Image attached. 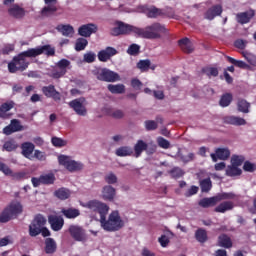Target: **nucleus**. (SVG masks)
<instances>
[{"instance_id":"f704fd0d","label":"nucleus","mask_w":256,"mask_h":256,"mask_svg":"<svg viewBox=\"0 0 256 256\" xmlns=\"http://www.w3.org/2000/svg\"><path fill=\"white\" fill-rule=\"evenodd\" d=\"M237 109L239 113H249V109H251V103L243 98H239L237 102Z\"/></svg>"},{"instance_id":"09e8293b","label":"nucleus","mask_w":256,"mask_h":256,"mask_svg":"<svg viewBox=\"0 0 256 256\" xmlns=\"http://www.w3.org/2000/svg\"><path fill=\"white\" fill-rule=\"evenodd\" d=\"M151 67V60L146 59V60H140L137 63V69H140V71H142V73H144L145 71H149Z\"/></svg>"},{"instance_id":"4be33fe9","label":"nucleus","mask_w":256,"mask_h":256,"mask_svg":"<svg viewBox=\"0 0 256 256\" xmlns=\"http://www.w3.org/2000/svg\"><path fill=\"white\" fill-rule=\"evenodd\" d=\"M223 122L226 123V125H234L236 127L247 125V120L239 116H225Z\"/></svg>"},{"instance_id":"5fc2aeb1","label":"nucleus","mask_w":256,"mask_h":256,"mask_svg":"<svg viewBox=\"0 0 256 256\" xmlns=\"http://www.w3.org/2000/svg\"><path fill=\"white\" fill-rule=\"evenodd\" d=\"M97 59V54L93 51H89L83 55V61L84 63H95V60Z\"/></svg>"},{"instance_id":"6e6552de","label":"nucleus","mask_w":256,"mask_h":256,"mask_svg":"<svg viewBox=\"0 0 256 256\" xmlns=\"http://www.w3.org/2000/svg\"><path fill=\"white\" fill-rule=\"evenodd\" d=\"M59 165H63L67 171L74 173L75 171H81L83 169V163L71 160L69 156L60 155L58 156Z\"/></svg>"},{"instance_id":"4468645a","label":"nucleus","mask_w":256,"mask_h":256,"mask_svg":"<svg viewBox=\"0 0 256 256\" xmlns=\"http://www.w3.org/2000/svg\"><path fill=\"white\" fill-rule=\"evenodd\" d=\"M0 171L6 175V177H12L15 181H23V179H27V172L21 171V172H13V170L7 166V164L4 163L2 166V169Z\"/></svg>"},{"instance_id":"338daca9","label":"nucleus","mask_w":256,"mask_h":256,"mask_svg":"<svg viewBox=\"0 0 256 256\" xmlns=\"http://www.w3.org/2000/svg\"><path fill=\"white\" fill-rule=\"evenodd\" d=\"M34 157L35 159H38V161H45L47 159V154H45V152H42L41 150H35Z\"/></svg>"},{"instance_id":"6e6d98bb","label":"nucleus","mask_w":256,"mask_h":256,"mask_svg":"<svg viewBox=\"0 0 256 256\" xmlns=\"http://www.w3.org/2000/svg\"><path fill=\"white\" fill-rule=\"evenodd\" d=\"M178 157L182 163H191V161H195V153H189L187 156L183 153H178Z\"/></svg>"},{"instance_id":"423d86ee","label":"nucleus","mask_w":256,"mask_h":256,"mask_svg":"<svg viewBox=\"0 0 256 256\" xmlns=\"http://www.w3.org/2000/svg\"><path fill=\"white\" fill-rule=\"evenodd\" d=\"M47 224V219L43 215L38 214L34 217L31 224L29 225V235L30 237H37L41 235V229Z\"/></svg>"},{"instance_id":"473e14b6","label":"nucleus","mask_w":256,"mask_h":256,"mask_svg":"<svg viewBox=\"0 0 256 256\" xmlns=\"http://www.w3.org/2000/svg\"><path fill=\"white\" fill-rule=\"evenodd\" d=\"M13 107H15V102L13 100L3 103L0 106V117L5 119V117H7V112L11 111Z\"/></svg>"},{"instance_id":"1a4fd4ad","label":"nucleus","mask_w":256,"mask_h":256,"mask_svg":"<svg viewBox=\"0 0 256 256\" xmlns=\"http://www.w3.org/2000/svg\"><path fill=\"white\" fill-rule=\"evenodd\" d=\"M87 100L85 97L76 98L68 103L69 108L75 111L76 115L80 117H85L87 115V107H85V103Z\"/></svg>"},{"instance_id":"e2e57ef3","label":"nucleus","mask_w":256,"mask_h":256,"mask_svg":"<svg viewBox=\"0 0 256 256\" xmlns=\"http://www.w3.org/2000/svg\"><path fill=\"white\" fill-rule=\"evenodd\" d=\"M10 126H12V129L15 133L18 131H23V126L21 125V122L17 119H13L10 123Z\"/></svg>"},{"instance_id":"e433bc0d","label":"nucleus","mask_w":256,"mask_h":256,"mask_svg":"<svg viewBox=\"0 0 256 256\" xmlns=\"http://www.w3.org/2000/svg\"><path fill=\"white\" fill-rule=\"evenodd\" d=\"M195 239L198 243H207L209 236H207V230L198 228L195 232Z\"/></svg>"},{"instance_id":"774afa93","label":"nucleus","mask_w":256,"mask_h":256,"mask_svg":"<svg viewBox=\"0 0 256 256\" xmlns=\"http://www.w3.org/2000/svg\"><path fill=\"white\" fill-rule=\"evenodd\" d=\"M110 117H113L114 119H123L125 113L122 110H114L110 113Z\"/></svg>"},{"instance_id":"ea45409f","label":"nucleus","mask_w":256,"mask_h":256,"mask_svg":"<svg viewBox=\"0 0 256 256\" xmlns=\"http://www.w3.org/2000/svg\"><path fill=\"white\" fill-rule=\"evenodd\" d=\"M117 157H131L133 149L129 146H121L116 150Z\"/></svg>"},{"instance_id":"39448f33","label":"nucleus","mask_w":256,"mask_h":256,"mask_svg":"<svg viewBox=\"0 0 256 256\" xmlns=\"http://www.w3.org/2000/svg\"><path fill=\"white\" fill-rule=\"evenodd\" d=\"M92 73L98 81H104L105 83H115L121 80V76L117 72L107 68H95Z\"/></svg>"},{"instance_id":"0eeeda50","label":"nucleus","mask_w":256,"mask_h":256,"mask_svg":"<svg viewBox=\"0 0 256 256\" xmlns=\"http://www.w3.org/2000/svg\"><path fill=\"white\" fill-rule=\"evenodd\" d=\"M84 207L89 209L91 213H99L100 219L109 213V206L99 200H90L84 205Z\"/></svg>"},{"instance_id":"c85d7f7f","label":"nucleus","mask_w":256,"mask_h":256,"mask_svg":"<svg viewBox=\"0 0 256 256\" xmlns=\"http://www.w3.org/2000/svg\"><path fill=\"white\" fill-rule=\"evenodd\" d=\"M218 246L224 249H231V247H233V241L227 234H221L218 237Z\"/></svg>"},{"instance_id":"b1692460","label":"nucleus","mask_w":256,"mask_h":256,"mask_svg":"<svg viewBox=\"0 0 256 256\" xmlns=\"http://www.w3.org/2000/svg\"><path fill=\"white\" fill-rule=\"evenodd\" d=\"M44 251L46 255H53L57 252V242L53 238H46L44 242Z\"/></svg>"},{"instance_id":"7ed1b4c3","label":"nucleus","mask_w":256,"mask_h":256,"mask_svg":"<svg viewBox=\"0 0 256 256\" xmlns=\"http://www.w3.org/2000/svg\"><path fill=\"white\" fill-rule=\"evenodd\" d=\"M100 223L104 231H119V229L123 227V220H121V216H119V213L117 212H112L109 215L108 220L107 214H104L100 218Z\"/></svg>"},{"instance_id":"dca6fc26","label":"nucleus","mask_w":256,"mask_h":256,"mask_svg":"<svg viewBox=\"0 0 256 256\" xmlns=\"http://www.w3.org/2000/svg\"><path fill=\"white\" fill-rule=\"evenodd\" d=\"M213 163H217V161H227L229 157H231V151L227 148H217L215 153L210 154Z\"/></svg>"},{"instance_id":"a211bd4d","label":"nucleus","mask_w":256,"mask_h":256,"mask_svg":"<svg viewBox=\"0 0 256 256\" xmlns=\"http://www.w3.org/2000/svg\"><path fill=\"white\" fill-rule=\"evenodd\" d=\"M42 93L45 97L54 99V101H61V93L55 89L53 84L42 87Z\"/></svg>"},{"instance_id":"2eb2a0df","label":"nucleus","mask_w":256,"mask_h":256,"mask_svg":"<svg viewBox=\"0 0 256 256\" xmlns=\"http://www.w3.org/2000/svg\"><path fill=\"white\" fill-rule=\"evenodd\" d=\"M117 49L114 47L108 46L103 50H100L98 52V61H101V63H107V61L111 60V57H115L117 55Z\"/></svg>"},{"instance_id":"49530a36","label":"nucleus","mask_w":256,"mask_h":256,"mask_svg":"<svg viewBox=\"0 0 256 256\" xmlns=\"http://www.w3.org/2000/svg\"><path fill=\"white\" fill-rule=\"evenodd\" d=\"M89 45V41L85 38H78L75 43V51H85V48Z\"/></svg>"},{"instance_id":"f257e3e1","label":"nucleus","mask_w":256,"mask_h":256,"mask_svg":"<svg viewBox=\"0 0 256 256\" xmlns=\"http://www.w3.org/2000/svg\"><path fill=\"white\" fill-rule=\"evenodd\" d=\"M45 53L47 57H55V48L51 45L38 46L36 48H30L26 51L19 53L17 56H14L12 61L8 63L9 73H17V71H26L29 67V61L27 57H39Z\"/></svg>"},{"instance_id":"052dcab7","label":"nucleus","mask_w":256,"mask_h":256,"mask_svg":"<svg viewBox=\"0 0 256 256\" xmlns=\"http://www.w3.org/2000/svg\"><path fill=\"white\" fill-rule=\"evenodd\" d=\"M243 170L246 171L247 173H255L256 171V164L251 163L249 161H245L243 165Z\"/></svg>"},{"instance_id":"bb28decb","label":"nucleus","mask_w":256,"mask_h":256,"mask_svg":"<svg viewBox=\"0 0 256 256\" xmlns=\"http://www.w3.org/2000/svg\"><path fill=\"white\" fill-rule=\"evenodd\" d=\"M219 202L217 200V196L209 197V198H202L198 205L203 209H209V207H215Z\"/></svg>"},{"instance_id":"f3484780","label":"nucleus","mask_w":256,"mask_h":256,"mask_svg":"<svg viewBox=\"0 0 256 256\" xmlns=\"http://www.w3.org/2000/svg\"><path fill=\"white\" fill-rule=\"evenodd\" d=\"M48 223L52 231H61L63 229V225H65V220L62 216L50 215L48 216Z\"/></svg>"},{"instance_id":"58836bf2","label":"nucleus","mask_w":256,"mask_h":256,"mask_svg":"<svg viewBox=\"0 0 256 256\" xmlns=\"http://www.w3.org/2000/svg\"><path fill=\"white\" fill-rule=\"evenodd\" d=\"M54 195L57 197V199H60V201H65L71 197V192L69 189L60 188L54 192Z\"/></svg>"},{"instance_id":"4d7b16f0","label":"nucleus","mask_w":256,"mask_h":256,"mask_svg":"<svg viewBox=\"0 0 256 256\" xmlns=\"http://www.w3.org/2000/svg\"><path fill=\"white\" fill-rule=\"evenodd\" d=\"M71 65V62L67 59H61L60 61H58V63L56 64V67H58V69L60 71H64V73H67V67H69Z\"/></svg>"},{"instance_id":"393cba45","label":"nucleus","mask_w":256,"mask_h":256,"mask_svg":"<svg viewBox=\"0 0 256 256\" xmlns=\"http://www.w3.org/2000/svg\"><path fill=\"white\" fill-rule=\"evenodd\" d=\"M221 13H223V7H221V5H214L210 9L207 10L205 17L209 21H213V19H215V17H219V15H221Z\"/></svg>"},{"instance_id":"0e129e2a","label":"nucleus","mask_w":256,"mask_h":256,"mask_svg":"<svg viewBox=\"0 0 256 256\" xmlns=\"http://www.w3.org/2000/svg\"><path fill=\"white\" fill-rule=\"evenodd\" d=\"M52 145H54V147H65V145H67V141L61 138L53 137Z\"/></svg>"},{"instance_id":"c03bdc74","label":"nucleus","mask_w":256,"mask_h":256,"mask_svg":"<svg viewBox=\"0 0 256 256\" xmlns=\"http://www.w3.org/2000/svg\"><path fill=\"white\" fill-rule=\"evenodd\" d=\"M18 147L19 145L17 144L15 139H10L3 144V151L11 153V151H16Z\"/></svg>"},{"instance_id":"f03ea898","label":"nucleus","mask_w":256,"mask_h":256,"mask_svg":"<svg viewBox=\"0 0 256 256\" xmlns=\"http://www.w3.org/2000/svg\"><path fill=\"white\" fill-rule=\"evenodd\" d=\"M168 32L164 24L159 22H154L144 28L135 29V36L140 37V39H161L163 35Z\"/></svg>"},{"instance_id":"3c124183","label":"nucleus","mask_w":256,"mask_h":256,"mask_svg":"<svg viewBox=\"0 0 256 256\" xmlns=\"http://www.w3.org/2000/svg\"><path fill=\"white\" fill-rule=\"evenodd\" d=\"M128 55H132V57H137L139 53H141V46L138 44H131L127 49Z\"/></svg>"},{"instance_id":"13d9d810","label":"nucleus","mask_w":256,"mask_h":256,"mask_svg":"<svg viewBox=\"0 0 256 256\" xmlns=\"http://www.w3.org/2000/svg\"><path fill=\"white\" fill-rule=\"evenodd\" d=\"M104 180L106 183H108V185H115V183H117V181H118L117 175H115V173H113V172L108 173L104 177Z\"/></svg>"},{"instance_id":"603ef678","label":"nucleus","mask_w":256,"mask_h":256,"mask_svg":"<svg viewBox=\"0 0 256 256\" xmlns=\"http://www.w3.org/2000/svg\"><path fill=\"white\" fill-rule=\"evenodd\" d=\"M245 163V156L243 155H233L231 158V164L236 167H241Z\"/></svg>"},{"instance_id":"8fccbe9b","label":"nucleus","mask_w":256,"mask_h":256,"mask_svg":"<svg viewBox=\"0 0 256 256\" xmlns=\"http://www.w3.org/2000/svg\"><path fill=\"white\" fill-rule=\"evenodd\" d=\"M202 73L207 75V77H218L219 70L215 67H204L202 68Z\"/></svg>"},{"instance_id":"bf43d9fd","label":"nucleus","mask_w":256,"mask_h":256,"mask_svg":"<svg viewBox=\"0 0 256 256\" xmlns=\"http://www.w3.org/2000/svg\"><path fill=\"white\" fill-rule=\"evenodd\" d=\"M144 125H145L146 131H155V129L159 127V125L157 124V122H155V120H146L144 122Z\"/></svg>"},{"instance_id":"cd10ccee","label":"nucleus","mask_w":256,"mask_h":256,"mask_svg":"<svg viewBox=\"0 0 256 256\" xmlns=\"http://www.w3.org/2000/svg\"><path fill=\"white\" fill-rule=\"evenodd\" d=\"M56 29L59 33H62L64 37H73L75 34V29L69 24H60L56 27Z\"/></svg>"},{"instance_id":"6ab92c4d","label":"nucleus","mask_w":256,"mask_h":256,"mask_svg":"<svg viewBox=\"0 0 256 256\" xmlns=\"http://www.w3.org/2000/svg\"><path fill=\"white\" fill-rule=\"evenodd\" d=\"M97 29V25L93 23L84 24L79 27L78 35H80V37H89L90 35H93Z\"/></svg>"},{"instance_id":"de8ad7c7","label":"nucleus","mask_w":256,"mask_h":256,"mask_svg":"<svg viewBox=\"0 0 256 256\" xmlns=\"http://www.w3.org/2000/svg\"><path fill=\"white\" fill-rule=\"evenodd\" d=\"M169 175H171L172 179H181L185 175V171L180 167H174L169 171Z\"/></svg>"},{"instance_id":"c9c22d12","label":"nucleus","mask_w":256,"mask_h":256,"mask_svg":"<svg viewBox=\"0 0 256 256\" xmlns=\"http://www.w3.org/2000/svg\"><path fill=\"white\" fill-rule=\"evenodd\" d=\"M45 4L48 5L41 10V15H47V13H55L57 11V0H44ZM53 3L54 5H51Z\"/></svg>"},{"instance_id":"412c9836","label":"nucleus","mask_w":256,"mask_h":256,"mask_svg":"<svg viewBox=\"0 0 256 256\" xmlns=\"http://www.w3.org/2000/svg\"><path fill=\"white\" fill-rule=\"evenodd\" d=\"M255 17V11L249 10L246 12H241L236 15L237 22L240 23V25H247Z\"/></svg>"},{"instance_id":"69168bd1","label":"nucleus","mask_w":256,"mask_h":256,"mask_svg":"<svg viewBox=\"0 0 256 256\" xmlns=\"http://www.w3.org/2000/svg\"><path fill=\"white\" fill-rule=\"evenodd\" d=\"M131 87H133L135 91H140L141 87H143V82L137 78H133L131 80Z\"/></svg>"},{"instance_id":"c756f323","label":"nucleus","mask_w":256,"mask_h":256,"mask_svg":"<svg viewBox=\"0 0 256 256\" xmlns=\"http://www.w3.org/2000/svg\"><path fill=\"white\" fill-rule=\"evenodd\" d=\"M115 193L116 190L113 188V186L107 185L103 187L102 197L106 201H113V199H115Z\"/></svg>"},{"instance_id":"79ce46f5","label":"nucleus","mask_w":256,"mask_h":256,"mask_svg":"<svg viewBox=\"0 0 256 256\" xmlns=\"http://www.w3.org/2000/svg\"><path fill=\"white\" fill-rule=\"evenodd\" d=\"M200 188L202 193H209L213 188V182H211V178L200 180Z\"/></svg>"},{"instance_id":"72a5a7b5","label":"nucleus","mask_w":256,"mask_h":256,"mask_svg":"<svg viewBox=\"0 0 256 256\" xmlns=\"http://www.w3.org/2000/svg\"><path fill=\"white\" fill-rule=\"evenodd\" d=\"M233 202L231 201H224L220 203L215 209V213H226V211H231L233 210Z\"/></svg>"},{"instance_id":"9d476101","label":"nucleus","mask_w":256,"mask_h":256,"mask_svg":"<svg viewBox=\"0 0 256 256\" xmlns=\"http://www.w3.org/2000/svg\"><path fill=\"white\" fill-rule=\"evenodd\" d=\"M116 25L117 27H114L111 30V35H113L114 37H118V35H129V33H134L135 35V29H138V27L126 24L122 21H117Z\"/></svg>"},{"instance_id":"20e7f679","label":"nucleus","mask_w":256,"mask_h":256,"mask_svg":"<svg viewBox=\"0 0 256 256\" xmlns=\"http://www.w3.org/2000/svg\"><path fill=\"white\" fill-rule=\"evenodd\" d=\"M23 213V205L19 202H11L0 214V223H9L17 215Z\"/></svg>"},{"instance_id":"37998d69","label":"nucleus","mask_w":256,"mask_h":256,"mask_svg":"<svg viewBox=\"0 0 256 256\" xmlns=\"http://www.w3.org/2000/svg\"><path fill=\"white\" fill-rule=\"evenodd\" d=\"M241 173H243V171L239 168V166L232 164L226 168V175L228 177H237L241 175Z\"/></svg>"},{"instance_id":"9b49d317","label":"nucleus","mask_w":256,"mask_h":256,"mask_svg":"<svg viewBox=\"0 0 256 256\" xmlns=\"http://www.w3.org/2000/svg\"><path fill=\"white\" fill-rule=\"evenodd\" d=\"M138 13H144L148 19H157V17H161L163 15V10L149 5H139L136 8Z\"/></svg>"},{"instance_id":"ddd939ff","label":"nucleus","mask_w":256,"mask_h":256,"mask_svg":"<svg viewBox=\"0 0 256 256\" xmlns=\"http://www.w3.org/2000/svg\"><path fill=\"white\" fill-rule=\"evenodd\" d=\"M72 239L74 241H87V233L81 226L71 225L68 229Z\"/></svg>"},{"instance_id":"a19ab883","label":"nucleus","mask_w":256,"mask_h":256,"mask_svg":"<svg viewBox=\"0 0 256 256\" xmlns=\"http://www.w3.org/2000/svg\"><path fill=\"white\" fill-rule=\"evenodd\" d=\"M233 101V94L225 93L221 96L219 105L220 107H229Z\"/></svg>"},{"instance_id":"f8f14e48","label":"nucleus","mask_w":256,"mask_h":256,"mask_svg":"<svg viewBox=\"0 0 256 256\" xmlns=\"http://www.w3.org/2000/svg\"><path fill=\"white\" fill-rule=\"evenodd\" d=\"M55 174L48 173L42 174L39 178L32 177L31 182L33 187H39V185H53L55 183Z\"/></svg>"},{"instance_id":"a18cd8bd","label":"nucleus","mask_w":256,"mask_h":256,"mask_svg":"<svg viewBox=\"0 0 256 256\" xmlns=\"http://www.w3.org/2000/svg\"><path fill=\"white\" fill-rule=\"evenodd\" d=\"M235 197H237V195L233 192H222L216 195L218 203H220V201L235 199Z\"/></svg>"},{"instance_id":"2f4dec72","label":"nucleus","mask_w":256,"mask_h":256,"mask_svg":"<svg viewBox=\"0 0 256 256\" xmlns=\"http://www.w3.org/2000/svg\"><path fill=\"white\" fill-rule=\"evenodd\" d=\"M149 145L143 140H138L134 145V153L135 157H141L143 151H147Z\"/></svg>"},{"instance_id":"7c9ffc66","label":"nucleus","mask_w":256,"mask_h":256,"mask_svg":"<svg viewBox=\"0 0 256 256\" xmlns=\"http://www.w3.org/2000/svg\"><path fill=\"white\" fill-rule=\"evenodd\" d=\"M61 213L66 217V219H77L81 215V211L77 208H63Z\"/></svg>"},{"instance_id":"a878e982","label":"nucleus","mask_w":256,"mask_h":256,"mask_svg":"<svg viewBox=\"0 0 256 256\" xmlns=\"http://www.w3.org/2000/svg\"><path fill=\"white\" fill-rule=\"evenodd\" d=\"M21 149H22V155L26 158V159H31L33 156V152L35 151V144L31 143V142H24L21 145Z\"/></svg>"},{"instance_id":"4c0bfd02","label":"nucleus","mask_w":256,"mask_h":256,"mask_svg":"<svg viewBox=\"0 0 256 256\" xmlns=\"http://www.w3.org/2000/svg\"><path fill=\"white\" fill-rule=\"evenodd\" d=\"M107 88L108 91H110V93H113L114 95H121L125 93V85L123 84H109Z\"/></svg>"},{"instance_id":"aec40b11","label":"nucleus","mask_w":256,"mask_h":256,"mask_svg":"<svg viewBox=\"0 0 256 256\" xmlns=\"http://www.w3.org/2000/svg\"><path fill=\"white\" fill-rule=\"evenodd\" d=\"M8 15L13 17V19H23L25 17V8L18 4H13L8 8Z\"/></svg>"},{"instance_id":"5701e85b","label":"nucleus","mask_w":256,"mask_h":256,"mask_svg":"<svg viewBox=\"0 0 256 256\" xmlns=\"http://www.w3.org/2000/svg\"><path fill=\"white\" fill-rule=\"evenodd\" d=\"M178 45L183 53L190 54L195 51V48L193 47V42H191V40L187 37L180 39L178 41Z\"/></svg>"},{"instance_id":"680f3d73","label":"nucleus","mask_w":256,"mask_h":256,"mask_svg":"<svg viewBox=\"0 0 256 256\" xmlns=\"http://www.w3.org/2000/svg\"><path fill=\"white\" fill-rule=\"evenodd\" d=\"M157 143L161 149H169L171 147V142L169 140L163 138V137H158L157 138Z\"/></svg>"},{"instance_id":"864d4df0","label":"nucleus","mask_w":256,"mask_h":256,"mask_svg":"<svg viewBox=\"0 0 256 256\" xmlns=\"http://www.w3.org/2000/svg\"><path fill=\"white\" fill-rule=\"evenodd\" d=\"M228 63L235 65V67H239L240 69H245L247 67V63L243 62L242 60H237L233 57L227 56L226 57Z\"/></svg>"}]
</instances>
